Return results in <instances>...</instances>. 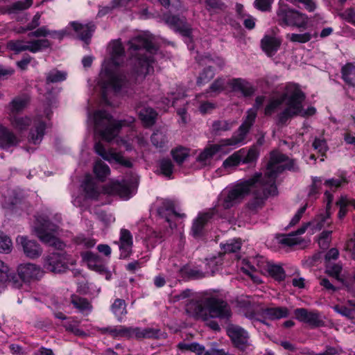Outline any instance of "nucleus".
I'll return each mask as SVG.
<instances>
[{
  "mask_svg": "<svg viewBox=\"0 0 355 355\" xmlns=\"http://www.w3.org/2000/svg\"><path fill=\"white\" fill-rule=\"evenodd\" d=\"M94 173L98 180L103 182L110 175V170L106 164L103 162L101 160H98L94 166Z\"/></svg>",
  "mask_w": 355,
  "mask_h": 355,
  "instance_id": "a19ab883",
  "label": "nucleus"
},
{
  "mask_svg": "<svg viewBox=\"0 0 355 355\" xmlns=\"http://www.w3.org/2000/svg\"><path fill=\"white\" fill-rule=\"evenodd\" d=\"M274 0H255V7L261 11H269Z\"/></svg>",
  "mask_w": 355,
  "mask_h": 355,
  "instance_id": "338daca9",
  "label": "nucleus"
},
{
  "mask_svg": "<svg viewBox=\"0 0 355 355\" xmlns=\"http://www.w3.org/2000/svg\"><path fill=\"white\" fill-rule=\"evenodd\" d=\"M94 149L98 155H99L101 157H102L103 159L108 161L109 162L114 161L116 163H119V164L128 168H130L132 166V163L130 161L126 159L121 153H116L113 150V149L106 150L101 142L96 143Z\"/></svg>",
  "mask_w": 355,
  "mask_h": 355,
  "instance_id": "9d476101",
  "label": "nucleus"
},
{
  "mask_svg": "<svg viewBox=\"0 0 355 355\" xmlns=\"http://www.w3.org/2000/svg\"><path fill=\"white\" fill-rule=\"evenodd\" d=\"M129 51L134 57L133 72L137 80H143L146 75L153 71L152 63L153 60L150 57L144 55L140 51H146L153 53L157 51L156 46L148 39L138 36L128 42Z\"/></svg>",
  "mask_w": 355,
  "mask_h": 355,
  "instance_id": "f03ea898",
  "label": "nucleus"
},
{
  "mask_svg": "<svg viewBox=\"0 0 355 355\" xmlns=\"http://www.w3.org/2000/svg\"><path fill=\"white\" fill-rule=\"evenodd\" d=\"M210 218L211 215L209 214H203L198 217L192 226V232L194 236H198L201 234L205 225Z\"/></svg>",
  "mask_w": 355,
  "mask_h": 355,
  "instance_id": "ea45409f",
  "label": "nucleus"
},
{
  "mask_svg": "<svg viewBox=\"0 0 355 355\" xmlns=\"http://www.w3.org/2000/svg\"><path fill=\"white\" fill-rule=\"evenodd\" d=\"M353 200H349L347 196H341L338 200L336 201V205L339 207V211L338 216L340 219L345 217L347 214V206L349 205H352V201Z\"/></svg>",
  "mask_w": 355,
  "mask_h": 355,
  "instance_id": "6e6d98bb",
  "label": "nucleus"
},
{
  "mask_svg": "<svg viewBox=\"0 0 355 355\" xmlns=\"http://www.w3.org/2000/svg\"><path fill=\"white\" fill-rule=\"evenodd\" d=\"M16 243L22 248L25 255L30 259L37 258L42 253L40 245L36 241L28 239L26 236H19Z\"/></svg>",
  "mask_w": 355,
  "mask_h": 355,
  "instance_id": "4468645a",
  "label": "nucleus"
},
{
  "mask_svg": "<svg viewBox=\"0 0 355 355\" xmlns=\"http://www.w3.org/2000/svg\"><path fill=\"white\" fill-rule=\"evenodd\" d=\"M265 269L263 274H268L277 280L281 281L285 278V272L284 269L277 265L271 263H265L262 268Z\"/></svg>",
  "mask_w": 355,
  "mask_h": 355,
  "instance_id": "473e14b6",
  "label": "nucleus"
},
{
  "mask_svg": "<svg viewBox=\"0 0 355 355\" xmlns=\"http://www.w3.org/2000/svg\"><path fill=\"white\" fill-rule=\"evenodd\" d=\"M259 155V151L257 147L252 146L248 150L246 155L244 154L242 157V163L243 164H251L254 162Z\"/></svg>",
  "mask_w": 355,
  "mask_h": 355,
  "instance_id": "052dcab7",
  "label": "nucleus"
},
{
  "mask_svg": "<svg viewBox=\"0 0 355 355\" xmlns=\"http://www.w3.org/2000/svg\"><path fill=\"white\" fill-rule=\"evenodd\" d=\"M291 85H292L287 86L286 93L284 94V95L280 98L272 100L269 103V104L265 108L266 115H271L272 113H274L280 107L284 101H286V105H288V97L291 92L290 87ZM287 107L288 106H286V107Z\"/></svg>",
  "mask_w": 355,
  "mask_h": 355,
  "instance_id": "72a5a7b5",
  "label": "nucleus"
},
{
  "mask_svg": "<svg viewBox=\"0 0 355 355\" xmlns=\"http://www.w3.org/2000/svg\"><path fill=\"white\" fill-rule=\"evenodd\" d=\"M12 243L7 235L0 234V253L8 254L12 251Z\"/></svg>",
  "mask_w": 355,
  "mask_h": 355,
  "instance_id": "4d7b16f0",
  "label": "nucleus"
},
{
  "mask_svg": "<svg viewBox=\"0 0 355 355\" xmlns=\"http://www.w3.org/2000/svg\"><path fill=\"white\" fill-rule=\"evenodd\" d=\"M324 196L327 202L325 215L318 216L317 219H315L313 222L311 223V225L315 230H320L323 227H324L326 224L327 225H330V222H329L328 220L330 218L331 216L329 210L331 208V204L333 201L334 197L333 195L331 194L329 191H325Z\"/></svg>",
  "mask_w": 355,
  "mask_h": 355,
  "instance_id": "aec40b11",
  "label": "nucleus"
},
{
  "mask_svg": "<svg viewBox=\"0 0 355 355\" xmlns=\"http://www.w3.org/2000/svg\"><path fill=\"white\" fill-rule=\"evenodd\" d=\"M71 26L78 34L79 38L88 44L92 33L94 31L95 26L93 24H82L76 21H72Z\"/></svg>",
  "mask_w": 355,
  "mask_h": 355,
  "instance_id": "bb28decb",
  "label": "nucleus"
},
{
  "mask_svg": "<svg viewBox=\"0 0 355 355\" xmlns=\"http://www.w3.org/2000/svg\"><path fill=\"white\" fill-rule=\"evenodd\" d=\"M45 127V123L40 121L35 125V129L31 131L30 139L33 144H39L41 141L44 135Z\"/></svg>",
  "mask_w": 355,
  "mask_h": 355,
  "instance_id": "49530a36",
  "label": "nucleus"
},
{
  "mask_svg": "<svg viewBox=\"0 0 355 355\" xmlns=\"http://www.w3.org/2000/svg\"><path fill=\"white\" fill-rule=\"evenodd\" d=\"M75 261L66 253L54 252L44 258V267L52 272H64L69 265H74Z\"/></svg>",
  "mask_w": 355,
  "mask_h": 355,
  "instance_id": "6e6552de",
  "label": "nucleus"
},
{
  "mask_svg": "<svg viewBox=\"0 0 355 355\" xmlns=\"http://www.w3.org/2000/svg\"><path fill=\"white\" fill-rule=\"evenodd\" d=\"M275 20L280 26L306 28L309 17L306 15L289 8L286 4H279Z\"/></svg>",
  "mask_w": 355,
  "mask_h": 355,
  "instance_id": "0eeeda50",
  "label": "nucleus"
},
{
  "mask_svg": "<svg viewBox=\"0 0 355 355\" xmlns=\"http://www.w3.org/2000/svg\"><path fill=\"white\" fill-rule=\"evenodd\" d=\"M159 331L153 328H134V338L137 339L155 338Z\"/></svg>",
  "mask_w": 355,
  "mask_h": 355,
  "instance_id": "c03bdc74",
  "label": "nucleus"
},
{
  "mask_svg": "<svg viewBox=\"0 0 355 355\" xmlns=\"http://www.w3.org/2000/svg\"><path fill=\"white\" fill-rule=\"evenodd\" d=\"M161 173L167 178H171L173 172V164L171 159H163L159 161Z\"/></svg>",
  "mask_w": 355,
  "mask_h": 355,
  "instance_id": "5fc2aeb1",
  "label": "nucleus"
},
{
  "mask_svg": "<svg viewBox=\"0 0 355 355\" xmlns=\"http://www.w3.org/2000/svg\"><path fill=\"white\" fill-rule=\"evenodd\" d=\"M322 185V180L318 178H313L312 184L310 185L309 197L316 198V195L319 193Z\"/></svg>",
  "mask_w": 355,
  "mask_h": 355,
  "instance_id": "e2e57ef3",
  "label": "nucleus"
},
{
  "mask_svg": "<svg viewBox=\"0 0 355 355\" xmlns=\"http://www.w3.org/2000/svg\"><path fill=\"white\" fill-rule=\"evenodd\" d=\"M205 306L208 309L209 319L218 318L221 320H228L232 316V311L229 304L216 297L205 298Z\"/></svg>",
  "mask_w": 355,
  "mask_h": 355,
  "instance_id": "1a4fd4ad",
  "label": "nucleus"
},
{
  "mask_svg": "<svg viewBox=\"0 0 355 355\" xmlns=\"http://www.w3.org/2000/svg\"><path fill=\"white\" fill-rule=\"evenodd\" d=\"M30 103V97L26 94L15 96L6 106L8 116L18 115L25 110Z\"/></svg>",
  "mask_w": 355,
  "mask_h": 355,
  "instance_id": "dca6fc26",
  "label": "nucleus"
},
{
  "mask_svg": "<svg viewBox=\"0 0 355 355\" xmlns=\"http://www.w3.org/2000/svg\"><path fill=\"white\" fill-rule=\"evenodd\" d=\"M339 16L345 21L355 25V11L353 8H348L339 13Z\"/></svg>",
  "mask_w": 355,
  "mask_h": 355,
  "instance_id": "69168bd1",
  "label": "nucleus"
},
{
  "mask_svg": "<svg viewBox=\"0 0 355 355\" xmlns=\"http://www.w3.org/2000/svg\"><path fill=\"white\" fill-rule=\"evenodd\" d=\"M105 191L109 194L118 195L121 198H128L130 195L128 187L119 182H112L105 187Z\"/></svg>",
  "mask_w": 355,
  "mask_h": 355,
  "instance_id": "cd10ccee",
  "label": "nucleus"
},
{
  "mask_svg": "<svg viewBox=\"0 0 355 355\" xmlns=\"http://www.w3.org/2000/svg\"><path fill=\"white\" fill-rule=\"evenodd\" d=\"M17 271L18 276L24 282L38 279L42 275L40 268L33 263L21 264L18 267Z\"/></svg>",
  "mask_w": 355,
  "mask_h": 355,
  "instance_id": "6ab92c4d",
  "label": "nucleus"
},
{
  "mask_svg": "<svg viewBox=\"0 0 355 355\" xmlns=\"http://www.w3.org/2000/svg\"><path fill=\"white\" fill-rule=\"evenodd\" d=\"M257 112L256 111V109L249 110L247 112V116L244 122L241 125L244 126L245 128H247V130H250L256 119Z\"/></svg>",
  "mask_w": 355,
  "mask_h": 355,
  "instance_id": "0e129e2a",
  "label": "nucleus"
},
{
  "mask_svg": "<svg viewBox=\"0 0 355 355\" xmlns=\"http://www.w3.org/2000/svg\"><path fill=\"white\" fill-rule=\"evenodd\" d=\"M294 314L297 320L306 323L312 327H322L324 324L318 311H310L306 309L300 308L294 311Z\"/></svg>",
  "mask_w": 355,
  "mask_h": 355,
  "instance_id": "f8f14e48",
  "label": "nucleus"
},
{
  "mask_svg": "<svg viewBox=\"0 0 355 355\" xmlns=\"http://www.w3.org/2000/svg\"><path fill=\"white\" fill-rule=\"evenodd\" d=\"M19 141V138L14 132L0 123V149H8L16 146Z\"/></svg>",
  "mask_w": 355,
  "mask_h": 355,
  "instance_id": "a211bd4d",
  "label": "nucleus"
},
{
  "mask_svg": "<svg viewBox=\"0 0 355 355\" xmlns=\"http://www.w3.org/2000/svg\"><path fill=\"white\" fill-rule=\"evenodd\" d=\"M84 190L86 193V196L92 199H97L100 193L92 180H86L84 184Z\"/></svg>",
  "mask_w": 355,
  "mask_h": 355,
  "instance_id": "3c124183",
  "label": "nucleus"
},
{
  "mask_svg": "<svg viewBox=\"0 0 355 355\" xmlns=\"http://www.w3.org/2000/svg\"><path fill=\"white\" fill-rule=\"evenodd\" d=\"M228 84L234 91L241 92L244 96H250L254 92L253 87L245 79L233 78Z\"/></svg>",
  "mask_w": 355,
  "mask_h": 355,
  "instance_id": "393cba45",
  "label": "nucleus"
},
{
  "mask_svg": "<svg viewBox=\"0 0 355 355\" xmlns=\"http://www.w3.org/2000/svg\"><path fill=\"white\" fill-rule=\"evenodd\" d=\"M95 131L102 139L110 142L119 135L123 126L130 125L135 119L132 116L127 119L116 121L106 111L100 110L94 113Z\"/></svg>",
  "mask_w": 355,
  "mask_h": 355,
  "instance_id": "7ed1b4c3",
  "label": "nucleus"
},
{
  "mask_svg": "<svg viewBox=\"0 0 355 355\" xmlns=\"http://www.w3.org/2000/svg\"><path fill=\"white\" fill-rule=\"evenodd\" d=\"M208 309L205 306V299L202 301L189 302L186 306V311L193 318L207 321L209 320V315L207 313Z\"/></svg>",
  "mask_w": 355,
  "mask_h": 355,
  "instance_id": "f3484780",
  "label": "nucleus"
},
{
  "mask_svg": "<svg viewBox=\"0 0 355 355\" xmlns=\"http://www.w3.org/2000/svg\"><path fill=\"white\" fill-rule=\"evenodd\" d=\"M50 46L51 44L46 39L35 40L28 42V51L32 53H36Z\"/></svg>",
  "mask_w": 355,
  "mask_h": 355,
  "instance_id": "09e8293b",
  "label": "nucleus"
},
{
  "mask_svg": "<svg viewBox=\"0 0 355 355\" xmlns=\"http://www.w3.org/2000/svg\"><path fill=\"white\" fill-rule=\"evenodd\" d=\"M318 33H314L312 35L309 33H293L290 35L289 39L293 42L306 43L311 40L312 37L316 38Z\"/></svg>",
  "mask_w": 355,
  "mask_h": 355,
  "instance_id": "864d4df0",
  "label": "nucleus"
},
{
  "mask_svg": "<svg viewBox=\"0 0 355 355\" xmlns=\"http://www.w3.org/2000/svg\"><path fill=\"white\" fill-rule=\"evenodd\" d=\"M214 76V71L211 67H208L205 69L203 72L200 75L198 78L197 83L201 85L209 82Z\"/></svg>",
  "mask_w": 355,
  "mask_h": 355,
  "instance_id": "680f3d73",
  "label": "nucleus"
},
{
  "mask_svg": "<svg viewBox=\"0 0 355 355\" xmlns=\"http://www.w3.org/2000/svg\"><path fill=\"white\" fill-rule=\"evenodd\" d=\"M263 313L270 320H279L288 317L289 310L285 306L271 307L264 309Z\"/></svg>",
  "mask_w": 355,
  "mask_h": 355,
  "instance_id": "c756f323",
  "label": "nucleus"
},
{
  "mask_svg": "<svg viewBox=\"0 0 355 355\" xmlns=\"http://www.w3.org/2000/svg\"><path fill=\"white\" fill-rule=\"evenodd\" d=\"M24 198L20 193L12 191L9 196L6 198V205L8 208L12 209L20 205L23 202Z\"/></svg>",
  "mask_w": 355,
  "mask_h": 355,
  "instance_id": "8fccbe9b",
  "label": "nucleus"
},
{
  "mask_svg": "<svg viewBox=\"0 0 355 355\" xmlns=\"http://www.w3.org/2000/svg\"><path fill=\"white\" fill-rule=\"evenodd\" d=\"M293 167V162L287 156L278 151L271 152L264 174L260 173L257 186L251 191L253 197L248 202V208L252 211L261 209L268 196L277 194L275 182L278 175Z\"/></svg>",
  "mask_w": 355,
  "mask_h": 355,
  "instance_id": "f257e3e1",
  "label": "nucleus"
},
{
  "mask_svg": "<svg viewBox=\"0 0 355 355\" xmlns=\"http://www.w3.org/2000/svg\"><path fill=\"white\" fill-rule=\"evenodd\" d=\"M162 19L175 31L180 33L184 36H189L191 28L184 18H180L177 15L168 12L163 15Z\"/></svg>",
  "mask_w": 355,
  "mask_h": 355,
  "instance_id": "ddd939ff",
  "label": "nucleus"
},
{
  "mask_svg": "<svg viewBox=\"0 0 355 355\" xmlns=\"http://www.w3.org/2000/svg\"><path fill=\"white\" fill-rule=\"evenodd\" d=\"M233 123L226 120H216L212 123L211 133L216 136H220L223 132L232 129Z\"/></svg>",
  "mask_w": 355,
  "mask_h": 355,
  "instance_id": "e433bc0d",
  "label": "nucleus"
},
{
  "mask_svg": "<svg viewBox=\"0 0 355 355\" xmlns=\"http://www.w3.org/2000/svg\"><path fill=\"white\" fill-rule=\"evenodd\" d=\"M153 145L157 148H164L168 142L165 132L157 130L150 137Z\"/></svg>",
  "mask_w": 355,
  "mask_h": 355,
  "instance_id": "79ce46f5",
  "label": "nucleus"
},
{
  "mask_svg": "<svg viewBox=\"0 0 355 355\" xmlns=\"http://www.w3.org/2000/svg\"><path fill=\"white\" fill-rule=\"evenodd\" d=\"M205 9L210 15L225 11L227 6L220 0H205Z\"/></svg>",
  "mask_w": 355,
  "mask_h": 355,
  "instance_id": "4c0bfd02",
  "label": "nucleus"
},
{
  "mask_svg": "<svg viewBox=\"0 0 355 355\" xmlns=\"http://www.w3.org/2000/svg\"><path fill=\"white\" fill-rule=\"evenodd\" d=\"M35 232L39 239L45 244L62 250L65 244L53 234L58 230V226L51 223L47 216H40L37 218Z\"/></svg>",
  "mask_w": 355,
  "mask_h": 355,
  "instance_id": "423d86ee",
  "label": "nucleus"
},
{
  "mask_svg": "<svg viewBox=\"0 0 355 355\" xmlns=\"http://www.w3.org/2000/svg\"><path fill=\"white\" fill-rule=\"evenodd\" d=\"M249 131L250 130L245 128L244 126L240 125L237 131L235 132L230 138L221 139L220 143L223 148L225 146H232L235 148L244 142Z\"/></svg>",
  "mask_w": 355,
  "mask_h": 355,
  "instance_id": "412c9836",
  "label": "nucleus"
},
{
  "mask_svg": "<svg viewBox=\"0 0 355 355\" xmlns=\"http://www.w3.org/2000/svg\"><path fill=\"white\" fill-rule=\"evenodd\" d=\"M111 60L114 64H119V59L124 55V49L120 40H113L110 44Z\"/></svg>",
  "mask_w": 355,
  "mask_h": 355,
  "instance_id": "7c9ffc66",
  "label": "nucleus"
},
{
  "mask_svg": "<svg viewBox=\"0 0 355 355\" xmlns=\"http://www.w3.org/2000/svg\"><path fill=\"white\" fill-rule=\"evenodd\" d=\"M9 272L8 266L0 260V283H6L9 279Z\"/></svg>",
  "mask_w": 355,
  "mask_h": 355,
  "instance_id": "774afa93",
  "label": "nucleus"
},
{
  "mask_svg": "<svg viewBox=\"0 0 355 355\" xmlns=\"http://www.w3.org/2000/svg\"><path fill=\"white\" fill-rule=\"evenodd\" d=\"M67 73L58 70H52L46 75V82L47 84L56 83L63 81L66 79Z\"/></svg>",
  "mask_w": 355,
  "mask_h": 355,
  "instance_id": "603ef678",
  "label": "nucleus"
},
{
  "mask_svg": "<svg viewBox=\"0 0 355 355\" xmlns=\"http://www.w3.org/2000/svg\"><path fill=\"white\" fill-rule=\"evenodd\" d=\"M171 155L175 162L180 165L189 155V149L178 146L171 150Z\"/></svg>",
  "mask_w": 355,
  "mask_h": 355,
  "instance_id": "37998d69",
  "label": "nucleus"
},
{
  "mask_svg": "<svg viewBox=\"0 0 355 355\" xmlns=\"http://www.w3.org/2000/svg\"><path fill=\"white\" fill-rule=\"evenodd\" d=\"M227 334L237 348L244 349L248 345V334L243 328L231 325L227 329Z\"/></svg>",
  "mask_w": 355,
  "mask_h": 355,
  "instance_id": "2eb2a0df",
  "label": "nucleus"
},
{
  "mask_svg": "<svg viewBox=\"0 0 355 355\" xmlns=\"http://www.w3.org/2000/svg\"><path fill=\"white\" fill-rule=\"evenodd\" d=\"M136 110L138 112L140 119L146 125H152L155 123L157 113L153 109L146 107L141 108L139 106H137Z\"/></svg>",
  "mask_w": 355,
  "mask_h": 355,
  "instance_id": "2f4dec72",
  "label": "nucleus"
},
{
  "mask_svg": "<svg viewBox=\"0 0 355 355\" xmlns=\"http://www.w3.org/2000/svg\"><path fill=\"white\" fill-rule=\"evenodd\" d=\"M84 259L91 270L102 274L106 272L107 270L104 261L98 254L87 252L84 255Z\"/></svg>",
  "mask_w": 355,
  "mask_h": 355,
  "instance_id": "5701e85b",
  "label": "nucleus"
},
{
  "mask_svg": "<svg viewBox=\"0 0 355 355\" xmlns=\"http://www.w3.org/2000/svg\"><path fill=\"white\" fill-rule=\"evenodd\" d=\"M71 304L80 311H90L92 308L90 302L83 297L77 295H72L71 300Z\"/></svg>",
  "mask_w": 355,
  "mask_h": 355,
  "instance_id": "de8ad7c7",
  "label": "nucleus"
},
{
  "mask_svg": "<svg viewBox=\"0 0 355 355\" xmlns=\"http://www.w3.org/2000/svg\"><path fill=\"white\" fill-rule=\"evenodd\" d=\"M8 48L16 53L28 51V44H25L22 40H10L8 42Z\"/></svg>",
  "mask_w": 355,
  "mask_h": 355,
  "instance_id": "bf43d9fd",
  "label": "nucleus"
},
{
  "mask_svg": "<svg viewBox=\"0 0 355 355\" xmlns=\"http://www.w3.org/2000/svg\"><path fill=\"white\" fill-rule=\"evenodd\" d=\"M312 146L322 157L325 156L327 151L329 150L326 140L322 138H315L313 142Z\"/></svg>",
  "mask_w": 355,
  "mask_h": 355,
  "instance_id": "13d9d810",
  "label": "nucleus"
},
{
  "mask_svg": "<svg viewBox=\"0 0 355 355\" xmlns=\"http://www.w3.org/2000/svg\"><path fill=\"white\" fill-rule=\"evenodd\" d=\"M311 223H307L303 225L300 228H299L295 232L288 234L286 237L283 238L281 240V243L284 245L288 246H293L295 245L301 244L302 242V239L300 237H296L297 235L304 234L308 226L311 225Z\"/></svg>",
  "mask_w": 355,
  "mask_h": 355,
  "instance_id": "c85d7f7f",
  "label": "nucleus"
},
{
  "mask_svg": "<svg viewBox=\"0 0 355 355\" xmlns=\"http://www.w3.org/2000/svg\"><path fill=\"white\" fill-rule=\"evenodd\" d=\"M8 120L11 126L19 132L27 130L32 124V119L28 116H8Z\"/></svg>",
  "mask_w": 355,
  "mask_h": 355,
  "instance_id": "a878e982",
  "label": "nucleus"
},
{
  "mask_svg": "<svg viewBox=\"0 0 355 355\" xmlns=\"http://www.w3.org/2000/svg\"><path fill=\"white\" fill-rule=\"evenodd\" d=\"M244 153H245V151L243 148L236 151L223 162V166L225 168L238 166L242 162V157Z\"/></svg>",
  "mask_w": 355,
  "mask_h": 355,
  "instance_id": "58836bf2",
  "label": "nucleus"
},
{
  "mask_svg": "<svg viewBox=\"0 0 355 355\" xmlns=\"http://www.w3.org/2000/svg\"><path fill=\"white\" fill-rule=\"evenodd\" d=\"M259 178L260 173H257L249 179L237 182L227 190L223 200V207L227 209L240 203L257 186Z\"/></svg>",
  "mask_w": 355,
  "mask_h": 355,
  "instance_id": "39448f33",
  "label": "nucleus"
},
{
  "mask_svg": "<svg viewBox=\"0 0 355 355\" xmlns=\"http://www.w3.org/2000/svg\"><path fill=\"white\" fill-rule=\"evenodd\" d=\"M132 243V236L130 231L121 229L119 246L121 257L126 258L130 254Z\"/></svg>",
  "mask_w": 355,
  "mask_h": 355,
  "instance_id": "b1692460",
  "label": "nucleus"
},
{
  "mask_svg": "<svg viewBox=\"0 0 355 355\" xmlns=\"http://www.w3.org/2000/svg\"><path fill=\"white\" fill-rule=\"evenodd\" d=\"M111 310L119 320L122 318V316L127 313L126 303L124 300L116 299L111 306Z\"/></svg>",
  "mask_w": 355,
  "mask_h": 355,
  "instance_id": "a18cd8bd",
  "label": "nucleus"
},
{
  "mask_svg": "<svg viewBox=\"0 0 355 355\" xmlns=\"http://www.w3.org/2000/svg\"><path fill=\"white\" fill-rule=\"evenodd\" d=\"M223 148L220 141L218 144L209 145L199 154L196 161L202 165L206 166L211 162L213 157Z\"/></svg>",
  "mask_w": 355,
  "mask_h": 355,
  "instance_id": "4be33fe9",
  "label": "nucleus"
},
{
  "mask_svg": "<svg viewBox=\"0 0 355 355\" xmlns=\"http://www.w3.org/2000/svg\"><path fill=\"white\" fill-rule=\"evenodd\" d=\"M342 78L349 86H355V65L347 63L341 69Z\"/></svg>",
  "mask_w": 355,
  "mask_h": 355,
  "instance_id": "f704fd0d",
  "label": "nucleus"
},
{
  "mask_svg": "<svg viewBox=\"0 0 355 355\" xmlns=\"http://www.w3.org/2000/svg\"><path fill=\"white\" fill-rule=\"evenodd\" d=\"M290 94L288 97V107L278 115V124L284 125L286 121L297 115L311 116L315 113V109L311 107L306 110L302 109V102L305 94L296 85L290 87Z\"/></svg>",
  "mask_w": 355,
  "mask_h": 355,
  "instance_id": "20e7f679",
  "label": "nucleus"
},
{
  "mask_svg": "<svg viewBox=\"0 0 355 355\" xmlns=\"http://www.w3.org/2000/svg\"><path fill=\"white\" fill-rule=\"evenodd\" d=\"M279 45L280 42L272 37H265L261 40L262 49L268 55H271L276 52Z\"/></svg>",
  "mask_w": 355,
  "mask_h": 355,
  "instance_id": "c9c22d12",
  "label": "nucleus"
},
{
  "mask_svg": "<svg viewBox=\"0 0 355 355\" xmlns=\"http://www.w3.org/2000/svg\"><path fill=\"white\" fill-rule=\"evenodd\" d=\"M125 83V78L124 76L116 73L106 72V79L104 81L103 92V98L106 103H110L107 100V91L112 89L114 92H118Z\"/></svg>",
  "mask_w": 355,
  "mask_h": 355,
  "instance_id": "9b49d317",
  "label": "nucleus"
}]
</instances>
